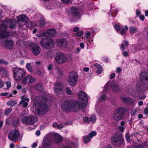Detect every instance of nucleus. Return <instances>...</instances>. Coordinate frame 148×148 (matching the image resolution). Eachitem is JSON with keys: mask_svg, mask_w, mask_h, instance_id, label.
Instances as JSON below:
<instances>
[{"mask_svg": "<svg viewBox=\"0 0 148 148\" xmlns=\"http://www.w3.org/2000/svg\"><path fill=\"white\" fill-rule=\"evenodd\" d=\"M79 99L78 101H74L72 100H66L62 104L61 108L65 112L71 111L76 112L83 108V105L86 107L88 101L87 95L86 93L82 90L78 93Z\"/></svg>", "mask_w": 148, "mask_h": 148, "instance_id": "f257e3e1", "label": "nucleus"}, {"mask_svg": "<svg viewBox=\"0 0 148 148\" xmlns=\"http://www.w3.org/2000/svg\"><path fill=\"white\" fill-rule=\"evenodd\" d=\"M41 100L38 104V114L40 115L44 114L48 110V106L47 102L48 99L46 96L42 95L41 97Z\"/></svg>", "mask_w": 148, "mask_h": 148, "instance_id": "f03ea898", "label": "nucleus"}, {"mask_svg": "<svg viewBox=\"0 0 148 148\" xmlns=\"http://www.w3.org/2000/svg\"><path fill=\"white\" fill-rule=\"evenodd\" d=\"M71 16L70 18L71 22H76L81 17V14L79 9L74 7L71 8Z\"/></svg>", "mask_w": 148, "mask_h": 148, "instance_id": "7ed1b4c3", "label": "nucleus"}, {"mask_svg": "<svg viewBox=\"0 0 148 148\" xmlns=\"http://www.w3.org/2000/svg\"><path fill=\"white\" fill-rule=\"evenodd\" d=\"M122 137V134L120 132L114 134L112 137V143L116 146H120L123 142Z\"/></svg>", "mask_w": 148, "mask_h": 148, "instance_id": "20e7f679", "label": "nucleus"}, {"mask_svg": "<svg viewBox=\"0 0 148 148\" xmlns=\"http://www.w3.org/2000/svg\"><path fill=\"white\" fill-rule=\"evenodd\" d=\"M40 44L42 46L47 49L52 48L54 46V42L53 40L47 37L43 38L41 40Z\"/></svg>", "mask_w": 148, "mask_h": 148, "instance_id": "39448f33", "label": "nucleus"}, {"mask_svg": "<svg viewBox=\"0 0 148 148\" xmlns=\"http://www.w3.org/2000/svg\"><path fill=\"white\" fill-rule=\"evenodd\" d=\"M13 75L16 80H21L25 74L24 71L22 69L16 67L12 68Z\"/></svg>", "mask_w": 148, "mask_h": 148, "instance_id": "423d86ee", "label": "nucleus"}, {"mask_svg": "<svg viewBox=\"0 0 148 148\" xmlns=\"http://www.w3.org/2000/svg\"><path fill=\"white\" fill-rule=\"evenodd\" d=\"M78 79L77 73L74 71L72 72L69 77V84L71 86H75L77 83Z\"/></svg>", "mask_w": 148, "mask_h": 148, "instance_id": "0eeeda50", "label": "nucleus"}, {"mask_svg": "<svg viewBox=\"0 0 148 148\" xmlns=\"http://www.w3.org/2000/svg\"><path fill=\"white\" fill-rule=\"evenodd\" d=\"M20 135V133L18 130H12L9 133L8 136L9 140L15 142L18 140Z\"/></svg>", "mask_w": 148, "mask_h": 148, "instance_id": "6e6552de", "label": "nucleus"}, {"mask_svg": "<svg viewBox=\"0 0 148 148\" xmlns=\"http://www.w3.org/2000/svg\"><path fill=\"white\" fill-rule=\"evenodd\" d=\"M21 120L23 123L33 124L36 122L38 120L36 116H28L21 118Z\"/></svg>", "mask_w": 148, "mask_h": 148, "instance_id": "1a4fd4ad", "label": "nucleus"}, {"mask_svg": "<svg viewBox=\"0 0 148 148\" xmlns=\"http://www.w3.org/2000/svg\"><path fill=\"white\" fill-rule=\"evenodd\" d=\"M55 60L58 64H62L66 62L67 58L63 53H58L56 55Z\"/></svg>", "mask_w": 148, "mask_h": 148, "instance_id": "9d476101", "label": "nucleus"}, {"mask_svg": "<svg viewBox=\"0 0 148 148\" xmlns=\"http://www.w3.org/2000/svg\"><path fill=\"white\" fill-rule=\"evenodd\" d=\"M30 46V49L34 56H37L40 54L41 51L40 47L37 46L36 43L31 42Z\"/></svg>", "mask_w": 148, "mask_h": 148, "instance_id": "9b49d317", "label": "nucleus"}, {"mask_svg": "<svg viewBox=\"0 0 148 148\" xmlns=\"http://www.w3.org/2000/svg\"><path fill=\"white\" fill-rule=\"evenodd\" d=\"M139 77L142 83L146 85L148 84V72L145 71L141 73Z\"/></svg>", "mask_w": 148, "mask_h": 148, "instance_id": "f8f14e48", "label": "nucleus"}, {"mask_svg": "<svg viewBox=\"0 0 148 148\" xmlns=\"http://www.w3.org/2000/svg\"><path fill=\"white\" fill-rule=\"evenodd\" d=\"M3 23H5L9 26L11 29H14L16 25V21L13 19H5L2 21Z\"/></svg>", "mask_w": 148, "mask_h": 148, "instance_id": "ddd939ff", "label": "nucleus"}, {"mask_svg": "<svg viewBox=\"0 0 148 148\" xmlns=\"http://www.w3.org/2000/svg\"><path fill=\"white\" fill-rule=\"evenodd\" d=\"M52 140L49 138L44 137L42 142V145L43 148H51L52 145Z\"/></svg>", "mask_w": 148, "mask_h": 148, "instance_id": "4468645a", "label": "nucleus"}, {"mask_svg": "<svg viewBox=\"0 0 148 148\" xmlns=\"http://www.w3.org/2000/svg\"><path fill=\"white\" fill-rule=\"evenodd\" d=\"M35 79L31 75H28L25 77L22 81V83L24 84H29L35 82Z\"/></svg>", "mask_w": 148, "mask_h": 148, "instance_id": "2eb2a0df", "label": "nucleus"}, {"mask_svg": "<svg viewBox=\"0 0 148 148\" xmlns=\"http://www.w3.org/2000/svg\"><path fill=\"white\" fill-rule=\"evenodd\" d=\"M58 45L60 47L64 48L66 47L67 45V40L66 38H60L56 40Z\"/></svg>", "mask_w": 148, "mask_h": 148, "instance_id": "dca6fc26", "label": "nucleus"}, {"mask_svg": "<svg viewBox=\"0 0 148 148\" xmlns=\"http://www.w3.org/2000/svg\"><path fill=\"white\" fill-rule=\"evenodd\" d=\"M3 44L5 47L8 50H11L12 49L14 45V42L12 40H9L8 39L5 40Z\"/></svg>", "mask_w": 148, "mask_h": 148, "instance_id": "f3484780", "label": "nucleus"}, {"mask_svg": "<svg viewBox=\"0 0 148 148\" xmlns=\"http://www.w3.org/2000/svg\"><path fill=\"white\" fill-rule=\"evenodd\" d=\"M53 138L54 143L58 144L62 142V138L57 133H55L53 135Z\"/></svg>", "mask_w": 148, "mask_h": 148, "instance_id": "a211bd4d", "label": "nucleus"}, {"mask_svg": "<svg viewBox=\"0 0 148 148\" xmlns=\"http://www.w3.org/2000/svg\"><path fill=\"white\" fill-rule=\"evenodd\" d=\"M46 36H49L50 37H53L56 34V29H49L45 32Z\"/></svg>", "mask_w": 148, "mask_h": 148, "instance_id": "6ab92c4d", "label": "nucleus"}, {"mask_svg": "<svg viewBox=\"0 0 148 148\" xmlns=\"http://www.w3.org/2000/svg\"><path fill=\"white\" fill-rule=\"evenodd\" d=\"M17 20L18 22L27 23L29 21L26 15H21L17 17Z\"/></svg>", "mask_w": 148, "mask_h": 148, "instance_id": "aec40b11", "label": "nucleus"}, {"mask_svg": "<svg viewBox=\"0 0 148 148\" xmlns=\"http://www.w3.org/2000/svg\"><path fill=\"white\" fill-rule=\"evenodd\" d=\"M127 110V109L124 107H121L116 108L115 111L119 113V114H122V115L124 116L125 113Z\"/></svg>", "mask_w": 148, "mask_h": 148, "instance_id": "412c9836", "label": "nucleus"}, {"mask_svg": "<svg viewBox=\"0 0 148 148\" xmlns=\"http://www.w3.org/2000/svg\"><path fill=\"white\" fill-rule=\"evenodd\" d=\"M124 116L122 115V114H119V113L114 111L113 118L114 120L117 121L123 119L124 118Z\"/></svg>", "mask_w": 148, "mask_h": 148, "instance_id": "4be33fe9", "label": "nucleus"}, {"mask_svg": "<svg viewBox=\"0 0 148 148\" xmlns=\"http://www.w3.org/2000/svg\"><path fill=\"white\" fill-rule=\"evenodd\" d=\"M111 88V82H108L105 85L103 90V92L106 93L109 91Z\"/></svg>", "mask_w": 148, "mask_h": 148, "instance_id": "5701e85b", "label": "nucleus"}, {"mask_svg": "<svg viewBox=\"0 0 148 148\" xmlns=\"http://www.w3.org/2000/svg\"><path fill=\"white\" fill-rule=\"evenodd\" d=\"M9 33L7 31L1 30L0 38L4 39L9 36Z\"/></svg>", "mask_w": 148, "mask_h": 148, "instance_id": "b1692460", "label": "nucleus"}, {"mask_svg": "<svg viewBox=\"0 0 148 148\" xmlns=\"http://www.w3.org/2000/svg\"><path fill=\"white\" fill-rule=\"evenodd\" d=\"M54 92L55 94L57 95H59L62 94L63 92L62 87L55 88H54Z\"/></svg>", "mask_w": 148, "mask_h": 148, "instance_id": "393cba45", "label": "nucleus"}, {"mask_svg": "<svg viewBox=\"0 0 148 148\" xmlns=\"http://www.w3.org/2000/svg\"><path fill=\"white\" fill-rule=\"evenodd\" d=\"M121 29L119 31V33L121 35H123L126 33L127 30L128 29V27L127 25H125L124 28L122 27Z\"/></svg>", "mask_w": 148, "mask_h": 148, "instance_id": "a878e982", "label": "nucleus"}, {"mask_svg": "<svg viewBox=\"0 0 148 148\" xmlns=\"http://www.w3.org/2000/svg\"><path fill=\"white\" fill-rule=\"evenodd\" d=\"M112 89L116 92H118L120 91V88L119 86L117 84H115L112 86Z\"/></svg>", "mask_w": 148, "mask_h": 148, "instance_id": "bb28decb", "label": "nucleus"}, {"mask_svg": "<svg viewBox=\"0 0 148 148\" xmlns=\"http://www.w3.org/2000/svg\"><path fill=\"white\" fill-rule=\"evenodd\" d=\"M122 101L125 103H128L131 102L132 99L127 97H124L121 98Z\"/></svg>", "mask_w": 148, "mask_h": 148, "instance_id": "cd10ccee", "label": "nucleus"}, {"mask_svg": "<svg viewBox=\"0 0 148 148\" xmlns=\"http://www.w3.org/2000/svg\"><path fill=\"white\" fill-rule=\"evenodd\" d=\"M89 122H92V123H94L95 122L96 118L95 114H92L90 116V117L88 118Z\"/></svg>", "mask_w": 148, "mask_h": 148, "instance_id": "c85d7f7f", "label": "nucleus"}, {"mask_svg": "<svg viewBox=\"0 0 148 148\" xmlns=\"http://www.w3.org/2000/svg\"><path fill=\"white\" fill-rule=\"evenodd\" d=\"M129 42L128 41L125 40L124 42H123L121 45V48L123 50H125L128 47Z\"/></svg>", "mask_w": 148, "mask_h": 148, "instance_id": "c756f323", "label": "nucleus"}, {"mask_svg": "<svg viewBox=\"0 0 148 148\" xmlns=\"http://www.w3.org/2000/svg\"><path fill=\"white\" fill-rule=\"evenodd\" d=\"M91 139L90 138V137H88V136L87 135L83 138V142L85 144H86L90 142Z\"/></svg>", "mask_w": 148, "mask_h": 148, "instance_id": "7c9ffc66", "label": "nucleus"}, {"mask_svg": "<svg viewBox=\"0 0 148 148\" xmlns=\"http://www.w3.org/2000/svg\"><path fill=\"white\" fill-rule=\"evenodd\" d=\"M97 134V132L95 131H92L89 133L88 135L92 139Z\"/></svg>", "mask_w": 148, "mask_h": 148, "instance_id": "2f4dec72", "label": "nucleus"}, {"mask_svg": "<svg viewBox=\"0 0 148 148\" xmlns=\"http://www.w3.org/2000/svg\"><path fill=\"white\" fill-rule=\"evenodd\" d=\"M26 68L30 73L32 72V69L31 64L29 63H27L26 65Z\"/></svg>", "mask_w": 148, "mask_h": 148, "instance_id": "473e14b6", "label": "nucleus"}, {"mask_svg": "<svg viewBox=\"0 0 148 148\" xmlns=\"http://www.w3.org/2000/svg\"><path fill=\"white\" fill-rule=\"evenodd\" d=\"M65 91L67 95H71L73 94L72 91L68 87L66 88Z\"/></svg>", "mask_w": 148, "mask_h": 148, "instance_id": "72a5a7b5", "label": "nucleus"}, {"mask_svg": "<svg viewBox=\"0 0 148 148\" xmlns=\"http://www.w3.org/2000/svg\"><path fill=\"white\" fill-rule=\"evenodd\" d=\"M129 29L131 33H136L137 31V28L134 26L130 27L129 28Z\"/></svg>", "mask_w": 148, "mask_h": 148, "instance_id": "f704fd0d", "label": "nucleus"}, {"mask_svg": "<svg viewBox=\"0 0 148 148\" xmlns=\"http://www.w3.org/2000/svg\"><path fill=\"white\" fill-rule=\"evenodd\" d=\"M17 103L14 101H11L7 102V104L10 106H13L16 105Z\"/></svg>", "mask_w": 148, "mask_h": 148, "instance_id": "c9c22d12", "label": "nucleus"}, {"mask_svg": "<svg viewBox=\"0 0 148 148\" xmlns=\"http://www.w3.org/2000/svg\"><path fill=\"white\" fill-rule=\"evenodd\" d=\"M1 30L7 31V26L5 24H3L0 25Z\"/></svg>", "mask_w": 148, "mask_h": 148, "instance_id": "e433bc0d", "label": "nucleus"}, {"mask_svg": "<svg viewBox=\"0 0 148 148\" xmlns=\"http://www.w3.org/2000/svg\"><path fill=\"white\" fill-rule=\"evenodd\" d=\"M12 109L11 108H8L6 109V110L4 112V114L5 115L10 113L12 112Z\"/></svg>", "mask_w": 148, "mask_h": 148, "instance_id": "4c0bfd02", "label": "nucleus"}, {"mask_svg": "<svg viewBox=\"0 0 148 148\" xmlns=\"http://www.w3.org/2000/svg\"><path fill=\"white\" fill-rule=\"evenodd\" d=\"M36 89L40 91H42L43 90L42 86L40 84H38L36 86Z\"/></svg>", "mask_w": 148, "mask_h": 148, "instance_id": "58836bf2", "label": "nucleus"}, {"mask_svg": "<svg viewBox=\"0 0 148 148\" xmlns=\"http://www.w3.org/2000/svg\"><path fill=\"white\" fill-rule=\"evenodd\" d=\"M114 28L116 29V31L118 32L121 28L120 26L118 24H116L114 26Z\"/></svg>", "mask_w": 148, "mask_h": 148, "instance_id": "ea45409f", "label": "nucleus"}, {"mask_svg": "<svg viewBox=\"0 0 148 148\" xmlns=\"http://www.w3.org/2000/svg\"><path fill=\"white\" fill-rule=\"evenodd\" d=\"M9 64V62L5 60H4L2 59H0V64H3L5 65H8Z\"/></svg>", "mask_w": 148, "mask_h": 148, "instance_id": "a19ab883", "label": "nucleus"}, {"mask_svg": "<svg viewBox=\"0 0 148 148\" xmlns=\"http://www.w3.org/2000/svg\"><path fill=\"white\" fill-rule=\"evenodd\" d=\"M106 95L105 94H103L100 97L99 99V100L101 101H102L106 99Z\"/></svg>", "mask_w": 148, "mask_h": 148, "instance_id": "79ce46f5", "label": "nucleus"}, {"mask_svg": "<svg viewBox=\"0 0 148 148\" xmlns=\"http://www.w3.org/2000/svg\"><path fill=\"white\" fill-rule=\"evenodd\" d=\"M83 32L81 31H78L75 33V35L77 37H80L82 35Z\"/></svg>", "mask_w": 148, "mask_h": 148, "instance_id": "37998d69", "label": "nucleus"}, {"mask_svg": "<svg viewBox=\"0 0 148 148\" xmlns=\"http://www.w3.org/2000/svg\"><path fill=\"white\" fill-rule=\"evenodd\" d=\"M45 21L42 20H40L39 21V25L41 27H43L45 25Z\"/></svg>", "mask_w": 148, "mask_h": 148, "instance_id": "c03bdc74", "label": "nucleus"}, {"mask_svg": "<svg viewBox=\"0 0 148 148\" xmlns=\"http://www.w3.org/2000/svg\"><path fill=\"white\" fill-rule=\"evenodd\" d=\"M46 34H45V32L42 33L40 34H37L36 36L38 37H44L46 36Z\"/></svg>", "mask_w": 148, "mask_h": 148, "instance_id": "a18cd8bd", "label": "nucleus"}, {"mask_svg": "<svg viewBox=\"0 0 148 148\" xmlns=\"http://www.w3.org/2000/svg\"><path fill=\"white\" fill-rule=\"evenodd\" d=\"M103 68L102 67H101L98 69L97 71V73L98 74H100L103 71Z\"/></svg>", "mask_w": 148, "mask_h": 148, "instance_id": "49530a36", "label": "nucleus"}, {"mask_svg": "<svg viewBox=\"0 0 148 148\" xmlns=\"http://www.w3.org/2000/svg\"><path fill=\"white\" fill-rule=\"evenodd\" d=\"M126 139L127 141L128 142L130 141V134L129 132H128L126 136Z\"/></svg>", "mask_w": 148, "mask_h": 148, "instance_id": "de8ad7c7", "label": "nucleus"}, {"mask_svg": "<svg viewBox=\"0 0 148 148\" xmlns=\"http://www.w3.org/2000/svg\"><path fill=\"white\" fill-rule=\"evenodd\" d=\"M79 28L78 27H76L73 28V32H78Z\"/></svg>", "mask_w": 148, "mask_h": 148, "instance_id": "09e8293b", "label": "nucleus"}, {"mask_svg": "<svg viewBox=\"0 0 148 148\" xmlns=\"http://www.w3.org/2000/svg\"><path fill=\"white\" fill-rule=\"evenodd\" d=\"M5 83L7 84V88H10L11 86V84L10 82L9 81H7Z\"/></svg>", "mask_w": 148, "mask_h": 148, "instance_id": "8fccbe9b", "label": "nucleus"}, {"mask_svg": "<svg viewBox=\"0 0 148 148\" xmlns=\"http://www.w3.org/2000/svg\"><path fill=\"white\" fill-rule=\"evenodd\" d=\"M102 59L103 61H104L105 62H108V59L107 57L104 56L102 58Z\"/></svg>", "mask_w": 148, "mask_h": 148, "instance_id": "3c124183", "label": "nucleus"}, {"mask_svg": "<svg viewBox=\"0 0 148 148\" xmlns=\"http://www.w3.org/2000/svg\"><path fill=\"white\" fill-rule=\"evenodd\" d=\"M121 71L122 70L121 69L120 67H118L116 68L115 72L116 73H120L121 72Z\"/></svg>", "mask_w": 148, "mask_h": 148, "instance_id": "603ef678", "label": "nucleus"}, {"mask_svg": "<svg viewBox=\"0 0 148 148\" xmlns=\"http://www.w3.org/2000/svg\"><path fill=\"white\" fill-rule=\"evenodd\" d=\"M94 66L96 68H97L98 69L101 67H102V66L100 64L97 63L95 64H94Z\"/></svg>", "mask_w": 148, "mask_h": 148, "instance_id": "864d4df0", "label": "nucleus"}, {"mask_svg": "<svg viewBox=\"0 0 148 148\" xmlns=\"http://www.w3.org/2000/svg\"><path fill=\"white\" fill-rule=\"evenodd\" d=\"M84 121L86 123H89L88 118L87 116L84 117L83 118Z\"/></svg>", "mask_w": 148, "mask_h": 148, "instance_id": "5fc2aeb1", "label": "nucleus"}, {"mask_svg": "<svg viewBox=\"0 0 148 148\" xmlns=\"http://www.w3.org/2000/svg\"><path fill=\"white\" fill-rule=\"evenodd\" d=\"M57 127H58V129H59L60 130H61V129H62L63 128V127H64V125H63V124H59L57 126Z\"/></svg>", "mask_w": 148, "mask_h": 148, "instance_id": "6e6d98bb", "label": "nucleus"}, {"mask_svg": "<svg viewBox=\"0 0 148 148\" xmlns=\"http://www.w3.org/2000/svg\"><path fill=\"white\" fill-rule=\"evenodd\" d=\"M62 87V86H61V83H56V87H55V88H56V87L60 88V87Z\"/></svg>", "mask_w": 148, "mask_h": 148, "instance_id": "4d7b16f0", "label": "nucleus"}, {"mask_svg": "<svg viewBox=\"0 0 148 148\" xmlns=\"http://www.w3.org/2000/svg\"><path fill=\"white\" fill-rule=\"evenodd\" d=\"M144 112L145 115L148 114V108H145L144 110Z\"/></svg>", "mask_w": 148, "mask_h": 148, "instance_id": "13d9d810", "label": "nucleus"}, {"mask_svg": "<svg viewBox=\"0 0 148 148\" xmlns=\"http://www.w3.org/2000/svg\"><path fill=\"white\" fill-rule=\"evenodd\" d=\"M85 35L87 38L88 39L90 37V32H87L86 33Z\"/></svg>", "mask_w": 148, "mask_h": 148, "instance_id": "bf43d9fd", "label": "nucleus"}, {"mask_svg": "<svg viewBox=\"0 0 148 148\" xmlns=\"http://www.w3.org/2000/svg\"><path fill=\"white\" fill-rule=\"evenodd\" d=\"M58 73L60 77L63 75V72L61 71H59L58 72Z\"/></svg>", "mask_w": 148, "mask_h": 148, "instance_id": "052dcab7", "label": "nucleus"}, {"mask_svg": "<svg viewBox=\"0 0 148 148\" xmlns=\"http://www.w3.org/2000/svg\"><path fill=\"white\" fill-rule=\"evenodd\" d=\"M4 85V84L2 80L0 81V88H2Z\"/></svg>", "mask_w": 148, "mask_h": 148, "instance_id": "680f3d73", "label": "nucleus"}, {"mask_svg": "<svg viewBox=\"0 0 148 148\" xmlns=\"http://www.w3.org/2000/svg\"><path fill=\"white\" fill-rule=\"evenodd\" d=\"M28 105V103L27 102H25L23 104V108H25Z\"/></svg>", "mask_w": 148, "mask_h": 148, "instance_id": "e2e57ef3", "label": "nucleus"}, {"mask_svg": "<svg viewBox=\"0 0 148 148\" xmlns=\"http://www.w3.org/2000/svg\"><path fill=\"white\" fill-rule=\"evenodd\" d=\"M23 97H21V99H23L20 102V104H23L25 102V100L23 99Z\"/></svg>", "mask_w": 148, "mask_h": 148, "instance_id": "0e129e2a", "label": "nucleus"}, {"mask_svg": "<svg viewBox=\"0 0 148 148\" xmlns=\"http://www.w3.org/2000/svg\"><path fill=\"white\" fill-rule=\"evenodd\" d=\"M139 18L141 21H143L145 19V16L143 15H140L139 16Z\"/></svg>", "mask_w": 148, "mask_h": 148, "instance_id": "69168bd1", "label": "nucleus"}, {"mask_svg": "<svg viewBox=\"0 0 148 148\" xmlns=\"http://www.w3.org/2000/svg\"><path fill=\"white\" fill-rule=\"evenodd\" d=\"M40 132L39 130H37V131L36 132L35 134L37 136H39L40 135Z\"/></svg>", "mask_w": 148, "mask_h": 148, "instance_id": "338daca9", "label": "nucleus"}, {"mask_svg": "<svg viewBox=\"0 0 148 148\" xmlns=\"http://www.w3.org/2000/svg\"><path fill=\"white\" fill-rule=\"evenodd\" d=\"M37 146V144L36 143H33L32 146V148H35Z\"/></svg>", "mask_w": 148, "mask_h": 148, "instance_id": "774afa93", "label": "nucleus"}]
</instances>
